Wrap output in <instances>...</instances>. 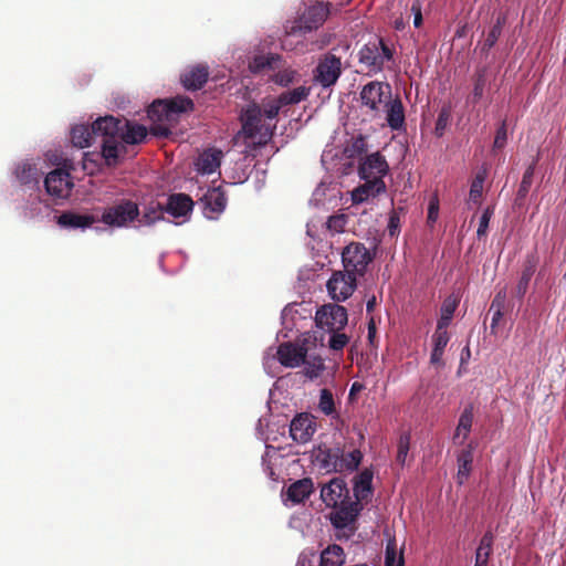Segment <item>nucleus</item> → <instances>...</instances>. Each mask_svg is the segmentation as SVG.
Segmentation results:
<instances>
[{
	"label": "nucleus",
	"instance_id": "1",
	"mask_svg": "<svg viewBox=\"0 0 566 566\" xmlns=\"http://www.w3.org/2000/svg\"><path fill=\"white\" fill-rule=\"evenodd\" d=\"M241 129L235 138L243 137L251 140L256 146L266 145L274 135L276 124L265 117L263 111V101L261 104L255 102L247 105L240 114Z\"/></svg>",
	"mask_w": 566,
	"mask_h": 566
},
{
	"label": "nucleus",
	"instance_id": "2",
	"mask_svg": "<svg viewBox=\"0 0 566 566\" xmlns=\"http://www.w3.org/2000/svg\"><path fill=\"white\" fill-rule=\"evenodd\" d=\"M389 166L385 157L379 153L367 155L359 163V177L365 180V184L357 188L353 193L355 202H361L368 199L369 196H376L386 189L384 176L387 175Z\"/></svg>",
	"mask_w": 566,
	"mask_h": 566
},
{
	"label": "nucleus",
	"instance_id": "3",
	"mask_svg": "<svg viewBox=\"0 0 566 566\" xmlns=\"http://www.w3.org/2000/svg\"><path fill=\"white\" fill-rule=\"evenodd\" d=\"M123 125L127 126L125 118L120 119L112 115L99 117L94 122L97 137H102V156L108 167L118 165L119 159L126 154V147L120 143Z\"/></svg>",
	"mask_w": 566,
	"mask_h": 566
},
{
	"label": "nucleus",
	"instance_id": "4",
	"mask_svg": "<svg viewBox=\"0 0 566 566\" xmlns=\"http://www.w3.org/2000/svg\"><path fill=\"white\" fill-rule=\"evenodd\" d=\"M394 59V50L382 39H376L364 44L358 52V61L369 73H378L390 69L387 63Z\"/></svg>",
	"mask_w": 566,
	"mask_h": 566
},
{
	"label": "nucleus",
	"instance_id": "5",
	"mask_svg": "<svg viewBox=\"0 0 566 566\" xmlns=\"http://www.w3.org/2000/svg\"><path fill=\"white\" fill-rule=\"evenodd\" d=\"M139 217L138 205L132 200L123 199L116 205L104 209L102 222L109 227H126Z\"/></svg>",
	"mask_w": 566,
	"mask_h": 566
},
{
	"label": "nucleus",
	"instance_id": "6",
	"mask_svg": "<svg viewBox=\"0 0 566 566\" xmlns=\"http://www.w3.org/2000/svg\"><path fill=\"white\" fill-rule=\"evenodd\" d=\"M329 14V7L324 2H317L308 7L304 13L294 21L287 34L306 33L318 29Z\"/></svg>",
	"mask_w": 566,
	"mask_h": 566
},
{
	"label": "nucleus",
	"instance_id": "7",
	"mask_svg": "<svg viewBox=\"0 0 566 566\" xmlns=\"http://www.w3.org/2000/svg\"><path fill=\"white\" fill-rule=\"evenodd\" d=\"M315 322L327 332H339L348 322L347 310L335 303L325 304L317 310Z\"/></svg>",
	"mask_w": 566,
	"mask_h": 566
},
{
	"label": "nucleus",
	"instance_id": "8",
	"mask_svg": "<svg viewBox=\"0 0 566 566\" xmlns=\"http://www.w3.org/2000/svg\"><path fill=\"white\" fill-rule=\"evenodd\" d=\"M342 262L346 271L354 275H363L367 265L371 262V255L363 243L352 242L344 248Z\"/></svg>",
	"mask_w": 566,
	"mask_h": 566
},
{
	"label": "nucleus",
	"instance_id": "9",
	"mask_svg": "<svg viewBox=\"0 0 566 566\" xmlns=\"http://www.w3.org/2000/svg\"><path fill=\"white\" fill-rule=\"evenodd\" d=\"M391 97V86L377 81L367 83L360 92L361 104L374 113H379Z\"/></svg>",
	"mask_w": 566,
	"mask_h": 566
},
{
	"label": "nucleus",
	"instance_id": "10",
	"mask_svg": "<svg viewBox=\"0 0 566 566\" xmlns=\"http://www.w3.org/2000/svg\"><path fill=\"white\" fill-rule=\"evenodd\" d=\"M342 74V61L332 52L324 54L315 67L314 80L323 87L333 86Z\"/></svg>",
	"mask_w": 566,
	"mask_h": 566
},
{
	"label": "nucleus",
	"instance_id": "11",
	"mask_svg": "<svg viewBox=\"0 0 566 566\" xmlns=\"http://www.w3.org/2000/svg\"><path fill=\"white\" fill-rule=\"evenodd\" d=\"M327 291L334 301H346L356 289V275L348 271H336L327 281Z\"/></svg>",
	"mask_w": 566,
	"mask_h": 566
},
{
	"label": "nucleus",
	"instance_id": "12",
	"mask_svg": "<svg viewBox=\"0 0 566 566\" xmlns=\"http://www.w3.org/2000/svg\"><path fill=\"white\" fill-rule=\"evenodd\" d=\"M317 430L316 418L308 412L297 413L290 424V437L296 443H307Z\"/></svg>",
	"mask_w": 566,
	"mask_h": 566
},
{
	"label": "nucleus",
	"instance_id": "13",
	"mask_svg": "<svg viewBox=\"0 0 566 566\" xmlns=\"http://www.w3.org/2000/svg\"><path fill=\"white\" fill-rule=\"evenodd\" d=\"M329 520L335 528L343 530L355 524L363 506L358 501H346L339 506H331Z\"/></svg>",
	"mask_w": 566,
	"mask_h": 566
},
{
	"label": "nucleus",
	"instance_id": "14",
	"mask_svg": "<svg viewBox=\"0 0 566 566\" xmlns=\"http://www.w3.org/2000/svg\"><path fill=\"white\" fill-rule=\"evenodd\" d=\"M44 187L50 196L62 199L70 196L73 182L67 171L57 168L48 174Z\"/></svg>",
	"mask_w": 566,
	"mask_h": 566
},
{
	"label": "nucleus",
	"instance_id": "15",
	"mask_svg": "<svg viewBox=\"0 0 566 566\" xmlns=\"http://www.w3.org/2000/svg\"><path fill=\"white\" fill-rule=\"evenodd\" d=\"M321 499L327 507L339 506L352 500L347 484L342 478H334L324 484L321 490Z\"/></svg>",
	"mask_w": 566,
	"mask_h": 566
},
{
	"label": "nucleus",
	"instance_id": "16",
	"mask_svg": "<svg viewBox=\"0 0 566 566\" xmlns=\"http://www.w3.org/2000/svg\"><path fill=\"white\" fill-rule=\"evenodd\" d=\"M276 356L282 366L294 368L305 361L307 349L291 342H285L277 347Z\"/></svg>",
	"mask_w": 566,
	"mask_h": 566
},
{
	"label": "nucleus",
	"instance_id": "17",
	"mask_svg": "<svg viewBox=\"0 0 566 566\" xmlns=\"http://www.w3.org/2000/svg\"><path fill=\"white\" fill-rule=\"evenodd\" d=\"M386 120L392 130H400L406 125L405 107L399 96L390 98L385 105Z\"/></svg>",
	"mask_w": 566,
	"mask_h": 566
},
{
	"label": "nucleus",
	"instance_id": "18",
	"mask_svg": "<svg viewBox=\"0 0 566 566\" xmlns=\"http://www.w3.org/2000/svg\"><path fill=\"white\" fill-rule=\"evenodd\" d=\"M209 70L208 66L205 65H196L188 70H186L181 76L180 81L184 87L188 91H197L200 90L208 81Z\"/></svg>",
	"mask_w": 566,
	"mask_h": 566
},
{
	"label": "nucleus",
	"instance_id": "19",
	"mask_svg": "<svg viewBox=\"0 0 566 566\" xmlns=\"http://www.w3.org/2000/svg\"><path fill=\"white\" fill-rule=\"evenodd\" d=\"M193 207L192 199L186 193H172L165 206L167 213L175 218L187 217Z\"/></svg>",
	"mask_w": 566,
	"mask_h": 566
},
{
	"label": "nucleus",
	"instance_id": "20",
	"mask_svg": "<svg viewBox=\"0 0 566 566\" xmlns=\"http://www.w3.org/2000/svg\"><path fill=\"white\" fill-rule=\"evenodd\" d=\"M340 448H327L319 446L315 453V461L326 472H338L340 464Z\"/></svg>",
	"mask_w": 566,
	"mask_h": 566
},
{
	"label": "nucleus",
	"instance_id": "21",
	"mask_svg": "<svg viewBox=\"0 0 566 566\" xmlns=\"http://www.w3.org/2000/svg\"><path fill=\"white\" fill-rule=\"evenodd\" d=\"M96 219L91 214H80L73 211H64L57 217V224L67 229H85L95 223Z\"/></svg>",
	"mask_w": 566,
	"mask_h": 566
},
{
	"label": "nucleus",
	"instance_id": "22",
	"mask_svg": "<svg viewBox=\"0 0 566 566\" xmlns=\"http://www.w3.org/2000/svg\"><path fill=\"white\" fill-rule=\"evenodd\" d=\"M222 151L216 148L205 150L197 160V170L202 175L213 174L221 165Z\"/></svg>",
	"mask_w": 566,
	"mask_h": 566
},
{
	"label": "nucleus",
	"instance_id": "23",
	"mask_svg": "<svg viewBox=\"0 0 566 566\" xmlns=\"http://www.w3.org/2000/svg\"><path fill=\"white\" fill-rule=\"evenodd\" d=\"M314 484L311 478H304L292 483L287 491L286 496L295 504L304 502L313 493Z\"/></svg>",
	"mask_w": 566,
	"mask_h": 566
},
{
	"label": "nucleus",
	"instance_id": "24",
	"mask_svg": "<svg viewBox=\"0 0 566 566\" xmlns=\"http://www.w3.org/2000/svg\"><path fill=\"white\" fill-rule=\"evenodd\" d=\"M97 137V132L92 125L78 124L73 126L71 130V142L75 147L85 148L91 146L92 140Z\"/></svg>",
	"mask_w": 566,
	"mask_h": 566
},
{
	"label": "nucleus",
	"instance_id": "25",
	"mask_svg": "<svg viewBox=\"0 0 566 566\" xmlns=\"http://www.w3.org/2000/svg\"><path fill=\"white\" fill-rule=\"evenodd\" d=\"M536 265H537L536 255L535 254L527 255L525 259L524 265H523V271H522L521 277H520L516 289H515V294L518 298H523L524 295L526 294L530 281L536 271Z\"/></svg>",
	"mask_w": 566,
	"mask_h": 566
},
{
	"label": "nucleus",
	"instance_id": "26",
	"mask_svg": "<svg viewBox=\"0 0 566 566\" xmlns=\"http://www.w3.org/2000/svg\"><path fill=\"white\" fill-rule=\"evenodd\" d=\"M127 126L122 127L120 143L122 145H135L142 143L147 136L145 126L135 124L125 118Z\"/></svg>",
	"mask_w": 566,
	"mask_h": 566
},
{
	"label": "nucleus",
	"instance_id": "27",
	"mask_svg": "<svg viewBox=\"0 0 566 566\" xmlns=\"http://www.w3.org/2000/svg\"><path fill=\"white\" fill-rule=\"evenodd\" d=\"M287 105H294L291 101V97H290L287 91L283 92L277 97L264 98L263 99V111H264L265 117L269 120H276L280 109Z\"/></svg>",
	"mask_w": 566,
	"mask_h": 566
},
{
	"label": "nucleus",
	"instance_id": "28",
	"mask_svg": "<svg viewBox=\"0 0 566 566\" xmlns=\"http://www.w3.org/2000/svg\"><path fill=\"white\" fill-rule=\"evenodd\" d=\"M15 177L19 182L28 187H36L40 181V174L34 164L21 163L15 168Z\"/></svg>",
	"mask_w": 566,
	"mask_h": 566
},
{
	"label": "nucleus",
	"instance_id": "29",
	"mask_svg": "<svg viewBox=\"0 0 566 566\" xmlns=\"http://www.w3.org/2000/svg\"><path fill=\"white\" fill-rule=\"evenodd\" d=\"M458 473H457V482L462 485L467 479L469 478L472 470L473 462V451L471 444H469L465 449H463L458 458Z\"/></svg>",
	"mask_w": 566,
	"mask_h": 566
},
{
	"label": "nucleus",
	"instance_id": "30",
	"mask_svg": "<svg viewBox=\"0 0 566 566\" xmlns=\"http://www.w3.org/2000/svg\"><path fill=\"white\" fill-rule=\"evenodd\" d=\"M321 566H342L345 563L344 549L337 545H328L319 555Z\"/></svg>",
	"mask_w": 566,
	"mask_h": 566
},
{
	"label": "nucleus",
	"instance_id": "31",
	"mask_svg": "<svg viewBox=\"0 0 566 566\" xmlns=\"http://www.w3.org/2000/svg\"><path fill=\"white\" fill-rule=\"evenodd\" d=\"M281 56L275 53L255 55L249 63V69L253 73H260L265 70H274L277 67Z\"/></svg>",
	"mask_w": 566,
	"mask_h": 566
},
{
	"label": "nucleus",
	"instance_id": "32",
	"mask_svg": "<svg viewBox=\"0 0 566 566\" xmlns=\"http://www.w3.org/2000/svg\"><path fill=\"white\" fill-rule=\"evenodd\" d=\"M488 84V70L486 67H480L473 75V90L468 101L472 104H478L484 95V91Z\"/></svg>",
	"mask_w": 566,
	"mask_h": 566
},
{
	"label": "nucleus",
	"instance_id": "33",
	"mask_svg": "<svg viewBox=\"0 0 566 566\" xmlns=\"http://www.w3.org/2000/svg\"><path fill=\"white\" fill-rule=\"evenodd\" d=\"M202 202L207 209L219 213L226 208L227 197L220 188H213L208 190V192L203 196Z\"/></svg>",
	"mask_w": 566,
	"mask_h": 566
},
{
	"label": "nucleus",
	"instance_id": "34",
	"mask_svg": "<svg viewBox=\"0 0 566 566\" xmlns=\"http://www.w3.org/2000/svg\"><path fill=\"white\" fill-rule=\"evenodd\" d=\"M165 206L158 201H150L144 209V213L139 219V222L145 226H151L156 221L164 219Z\"/></svg>",
	"mask_w": 566,
	"mask_h": 566
},
{
	"label": "nucleus",
	"instance_id": "35",
	"mask_svg": "<svg viewBox=\"0 0 566 566\" xmlns=\"http://www.w3.org/2000/svg\"><path fill=\"white\" fill-rule=\"evenodd\" d=\"M147 115L153 122L172 119L167 99L154 101L147 109Z\"/></svg>",
	"mask_w": 566,
	"mask_h": 566
},
{
	"label": "nucleus",
	"instance_id": "36",
	"mask_svg": "<svg viewBox=\"0 0 566 566\" xmlns=\"http://www.w3.org/2000/svg\"><path fill=\"white\" fill-rule=\"evenodd\" d=\"M373 473L369 470H364L358 475L355 483L356 501L365 500L371 493Z\"/></svg>",
	"mask_w": 566,
	"mask_h": 566
},
{
	"label": "nucleus",
	"instance_id": "37",
	"mask_svg": "<svg viewBox=\"0 0 566 566\" xmlns=\"http://www.w3.org/2000/svg\"><path fill=\"white\" fill-rule=\"evenodd\" d=\"M472 423H473V408H472V406H469V407L464 408V410L462 411V413L460 416L459 423H458L455 433L453 436V440L459 439L460 436L462 434L461 442H463L468 438V436L471 431Z\"/></svg>",
	"mask_w": 566,
	"mask_h": 566
},
{
	"label": "nucleus",
	"instance_id": "38",
	"mask_svg": "<svg viewBox=\"0 0 566 566\" xmlns=\"http://www.w3.org/2000/svg\"><path fill=\"white\" fill-rule=\"evenodd\" d=\"M363 459V453L355 449L348 453L340 451V464H338V472H352L355 471Z\"/></svg>",
	"mask_w": 566,
	"mask_h": 566
},
{
	"label": "nucleus",
	"instance_id": "39",
	"mask_svg": "<svg viewBox=\"0 0 566 566\" xmlns=\"http://www.w3.org/2000/svg\"><path fill=\"white\" fill-rule=\"evenodd\" d=\"M493 542L494 535L491 531H488L482 536L480 544L476 548L475 559L483 560V563L488 564L490 555L493 551Z\"/></svg>",
	"mask_w": 566,
	"mask_h": 566
},
{
	"label": "nucleus",
	"instance_id": "40",
	"mask_svg": "<svg viewBox=\"0 0 566 566\" xmlns=\"http://www.w3.org/2000/svg\"><path fill=\"white\" fill-rule=\"evenodd\" d=\"M168 106L171 113V117L174 115L186 113L193 109V102L188 96H176L174 98L167 99Z\"/></svg>",
	"mask_w": 566,
	"mask_h": 566
},
{
	"label": "nucleus",
	"instance_id": "41",
	"mask_svg": "<svg viewBox=\"0 0 566 566\" xmlns=\"http://www.w3.org/2000/svg\"><path fill=\"white\" fill-rule=\"evenodd\" d=\"M457 306H458L457 300L447 298L443 302V304L441 306V316L438 319L437 327H440V329L448 328V326L450 325V323L452 321V317L457 310Z\"/></svg>",
	"mask_w": 566,
	"mask_h": 566
},
{
	"label": "nucleus",
	"instance_id": "42",
	"mask_svg": "<svg viewBox=\"0 0 566 566\" xmlns=\"http://www.w3.org/2000/svg\"><path fill=\"white\" fill-rule=\"evenodd\" d=\"M504 23V18H497L496 22L493 24V27L488 33V36L482 46V52L488 53L495 45V43L497 42L499 38L502 34Z\"/></svg>",
	"mask_w": 566,
	"mask_h": 566
},
{
	"label": "nucleus",
	"instance_id": "43",
	"mask_svg": "<svg viewBox=\"0 0 566 566\" xmlns=\"http://www.w3.org/2000/svg\"><path fill=\"white\" fill-rule=\"evenodd\" d=\"M485 177H486V172L480 171L475 175L474 179L471 182L469 197H470V200L475 203L480 202V200L482 198L483 184H484Z\"/></svg>",
	"mask_w": 566,
	"mask_h": 566
},
{
	"label": "nucleus",
	"instance_id": "44",
	"mask_svg": "<svg viewBox=\"0 0 566 566\" xmlns=\"http://www.w3.org/2000/svg\"><path fill=\"white\" fill-rule=\"evenodd\" d=\"M104 160L101 153H84L83 154V169L88 175H94L99 169V161Z\"/></svg>",
	"mask_w": 566,
	"mask_h": 566
},
{
	"label": "nucleus",
	"instance_id": "45",
	"mask_svg": "<svg viewBox=\"0 0 566 566\" xmlns=\"http://www.w3.org/2000/svg\"><path fill=\"white\" fill-rule=\"evenodd\" d=\"M302 364H304V374L311 379L317 378L325 369L324 360L321 357H314L311 360L305 358Z\"/></svg>",
	"mask_w": 566,
	"mask_h": 566
},
{
	"label": "nucleus",
	"instance_id": "46",
	"mask_svg": "<svg viewBox=\"0 0 566 566\" xmlns=\"http://www.w3.org/2000/svg\"><path fill=\"white\" fill-rule=\"evenodd\" d=\"M536 164H537V159L533 160V163L525 169V171L523 174L522 181L520 184V188H518V192H517L518 197H521V198L526 197V195L528 193V191L531 189Z\"/></svg>",
	"mask_w": 566,
	"mask_h": 566
},
{
	"label": "nucleus",
	"instance_id": "47",
	"mask_svg": "<svg viewBox=\"0 0 566 566\" xmlns=\"http://www.w3.org/2000/svg\"><path fill=\"white\" fill-rule=\"evenodd\" d=\"M318 408L326 416L335 412L334 397L329 389L324 388L321 390Z\"/></svg>",
	"mask_w": 566,
	"mask_h": 566
},
{
	"label": "nucleus",
	"instance_id": "48",
	"mask_svg": "<svg viewBox=\"0 0 566 566\" xmlns=\"http://www.w3.org/2000/svg\"><path fill=\"white\" fill-rule=\"evenodd\" d=\"M348 217L344 213L333 214L326 221V228L332 233H342L347 224Z\"/></svg>",
	"mask_w": 566,
	"mask_h": 566
},
{
	"label": "nucleus",
	"instance_id": "49",
	"mask_svg": "<svg viewBox=\"0 0 566 566\" xmlns=\"http://www.w3.org/2000/svg\"><path fill=\"white\" fill-rule=\"evenodd\" d=\"M368 145L367 140L363 135L355 137L352 144L347 147V153L349 157L360 156L367 153Z\"/></svg>",
	"mask_w": 566,
	"mask_h": 566
},
{
	"label": "nucleus",
	"instance_id": "50",
	"mask_svg": "<svg viewBox=\"0 0 566 566\" xmlns=\"http://www.w3.org/2000/svg\"><path fill=\"white\" fill-rule=\"evenodd\" d=\"M409 447H410V434L409 433L401 434L399 437L398 450H397V457H396L397 462L400 463L401 465H403L406 462Z\"/></svg>",
	"mask_w": 566,
	"mask_h": 566
},
{
	"label": "nucleus",
	"instance_id": "51",
	"mask_svg": "<svg viewBox=\"0 0 566 566\" xmlns=\"http://www.w3.org/2000/svg\"><path fill=\"white\" fill-rule=\"evenodd\" d=\"M493 213H494L493 207H488L484 209V211L480 218L479 228L476 231L479 239H481L482 237H484L486 234L488 229H489V223H490V220H491Z\"/></svg>",
	"mask_w": 566,
	"mask_h": 566
},
{
	"label": "nucleus",
	"instance_id": "52",
	"mask_svg": "<svg viewBox=\"0 0 566 566\" xmlns=\"http://www.w3.org/2000/svg\"><path fill=\"white\" fill-rule=\"evenodd\" d=\"M296 566H321V564L316 553L312 549H306L300 554Z\"/></svg>",
	"mask_w": 566,
	"mask_h": 566
},
{
	"label": "nucleus",
	"instance_id": "53",
	"mask_svg": "<svg viewBox=\"0 0 566 566\" xmlns=\"http://www.w3.org/2000/svg\"><path fill=\"white\" fill-rule=\"evenodd\" d=\"M450 120V111L448 108H442L438 115L434 134L438 137H441L444 134V130Z\"/></svg>",
	"mask_w": 566,
	"mask_h": 566
},
{
	"label": "nucleus",
	"instance_id": "54",
	"mask_svg": "<svg viewBox=\"0 0 566 566\" xmlns=\"http://www.w3.org/2000/svg\"><path fill=\"white\" fill-rule=\"evenodd\" d=\"M450 340L449 333L447 328L440 329V327H436V331L432 335V344L436 348L444 349Z\"/></svg>",
	"mask_w": 566,
	"mask_h": 566
},
{
	"label": "nucleus",
	"instance_id": "55",
	"mask_svg": "<svg viewBox=\"0 0 566 566\" xmlns=\"http://www.w3.org/2000/svg\"><path fill=\"white\" fill-rule=\"evenodd\" d=\"M329 347L334 350H342L348 343L349 338L347 335L338 332H331Z\"/></svg>",
	"mask_w": 566,
	"mask_h": 566
},
{
	"label": "nucleus",
	"instance_id": "56",
	"mask_svg": "<svg viewBox=\"0 0 566 566\" xmlns=\"http://www.w3.org/2000/svg\"><path fill=\"white\" fill-rule=\"evenodd\" d=\"M507 139V130H506V120H503L499 128L496 129L495 138H494V148H503L506 144Z\"/></svg>",
	"mask_w": 566,
	"mask_h": 566
},
{
	"label": "nucleus",
	"instance_id": "57",
	"mask_svg": "<svg viewBox=\"0 0 566 566\" xmlns=\"http://www.w3.org/2000/svg\"><path fill=\"white\" fill-rule=\"evenodd\" d=\"M287 92H289L292 103L297 104V103L306 99V97L310 94V88H307L305 86H298V87H295Z\"/></svg>",
	"mask_w": 566,
	"mask_h": 566
},
{
	"label": "nucleus",
	"instance_id": "58",
	"mask_svg": "<svg viewBox=\"0 0 566 566\" xmlns=\"http://www.w3.org/2000/svg\"><path fill=\"white\" fill-rule=\"evenodd\" d=\"M294 75H295V72H294V71L284 70V71H282V72H279V73L275 75V82H276L279 85L287 86L290 83H292V82H293V80H294Z\"/></svg>",
	"mask_w": 566,
	"mask_h": 566
},
{
	"label": "nucleus",
	"instance_id": "59",
	"mask_svg": "<svg viewBox=\"0 0 566 566\" xmlns=\"http://www.w3.org/2000/svg\"><path fill=\"white\" fill-rule=\"evenodd\" d=\"M400 229V219L398 213L394 210L389 214L388 232L391 237L396 235Z\"/></svg>",
	"mask_w": 566,
	"mask_h": 566
},
{
	"label": "nucleus",
	"instance_id": "60",
	"mask_svg": "<svg viewBox=\"0 0 566 566\" xmlns=\"http://www.w3.org/2000/svg\"><path fill=\"white\" fill-rule=\"evenodd\" d=\"M439 214V200L437 197H433L428 207V222L434 223L438 219Z\"/></svg>",
	"mask_w": 566,
	"mask_h": 566
},
{
	"label": "nucleus",
	"instance_id": "61",
	"mask_svg": "<svg viewBox=\"0 0 566 566\" xmlns=\"http://www.w3.org/2000/svg\"><path fill=\"white\" fill-rule=\"evenodd\" d=\"M410 10L413 14V25L420 28L422 24L421 2L419 0L413 1Z\"/></svg>",
	"mask_w": 566,
	"mask_h": 566
},
{
	"label": "nucleus",
	"instance_id": "62",
	"mask_svg": "<svg viewBox=\"0 0 566 566\" xmlns=\"http://www.w3.org/2000/svg\"><path fill=\"white\" fill-rule=\"evenodd\" d=\"M443 353H444V349L432 347V352L430 355V364L433 366H437V367L443 366V360H442Z\"/></svg>",
	"mask_w": 566,
	"mask_h": 566
},
{
	"label": "nucleus",
	"instance_id": "63",
	"mask_svg": "<svg viewBox=\"0 0 566 566\" xmlns=\"http://www.w3.org/2000/svg\"><path fill=\"white\" fill-rule=\"evenodd\" d=\"M397 553L395 547H391L390 545L386 548V557H385V566H397Z\"/></svg>",
	"mask_w": 566,
	"mask_h": 566
},
{
	"label": "nucleus",
	"instance_id": "64",
	"mask_svg": "<svg viewBox=\"0 0 566 566\" xmlns=\"http://www.w3.org/2000/svg\"><path fill=\"white\" fill-rule=\"evenodd\" d=\"M505 302V294L504 293H497L495 297L493 298L490 311L500 310L502 311Z\"/></svg>",
	"mask_w": 566,
	"mask_h": 566
}]
</instances>
